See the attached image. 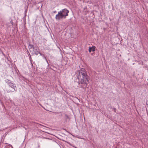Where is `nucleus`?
Wrapping results in <instances>:
<instances>
[{
  "label": "nucleus",
  "mask_w": 148,
  "mask_h": 148,
  "mask_svg": "<svg viewBox=\"0 0 148 148\" xmlns=\"http://www.w3.org/2000/svg\"><path fill=\"white\" fill-rule=\"evenodd\" d=\"M77 78L79 80V84L80 85V87L83 88H85L89 83V78L87 75L84 69H81L79 71Z\"/></svg>",
  "instance_id": "obj_1"
},
{
  "label": "nucleus",
  "mask_w": 148,
  "mask_h": 148,
  "mask_svg": "<svg viewBox=\"0 0 148 148\" xmlns=\"http://www.w3.org/2000/svg\"><path fill=\"white\" fill-rule=\"evenodd\" d=\"M69 11L66 9H64L58 12L55 17L56 19L57 20H60L62 18H65L66 16H68Z\"/></svg>",
  "instance_id": "obj_2"
},
{
  "label": "nucleus",
  "mask_w": 148,
  "mask_h": 148,
  "mask_svg": "<svg viewBox=\"0 0 148 148\" xmlns=\"http://www.w3.org/2000/svg\"><path fill=\"white\" fill-rule=\"evenodd\" d=\"M9 87L7 88L6 91L8 92H14L17 90V88L15 84L11 82V81L8 80V82Z\"/></svg>",
  "instance_id": "obj_3"
},
{
  "label": "nucleus",
  "mask_w": 148,
  "mask_h": 148,
  "mask_svg": "<svg viewBox=\"0 0 148 148\" xmlns=\"http://www.w3.org/2000/svg\"><path fill=\"white\" fill-rule=\"evenodd\" d=\"M95 46H92V47H89V51L90 53L92 51H94L95 50Z\"/></svg>",
  "instance_id": "obj_4"
},
{
  "label": "nucleus",
  "mask_w": 148,
  "mask_h": 148,
  "mask_svg": "<svg viewBox=\"0 0 148 148\" xmlns=\"http://www.w3.org/2000/svg\"><path fill=\"white\" fill-rule=\"evenodd\" d=\"M30 49H32L33 50L34 49V46L33 45H29Z\"/></svg>",
  "instance_id": "obj_5"
},
{
  "label": "nucleus",
  "mask_w": 148,
  "mask_h": 148,
  "mask_svg": "<svg viewBox=\"0 0 148 148\" xmlns=\"http://www.w3.org/2000/svg\"><path fill=\"white\" fill-rule=\"evenodd\" d=\"M69 118V117L68 115L66 114H65L64 116V119L66 121H67V119Z\"/></svg>",
  "instance_id": "obj_6"
},
{
  "label": "nucleus",
  "mask_w": 148,
  "mask_h": 148,
  "mask_svg": "<svg viewBox=\"0 0 148 148\" xmlns=\"http://www.w3.org/2000/svg\"><path fill=\"white\" fill-rule=\"evenodd\" d=\"M35 53L37 55L39 53H40V55H41V54L38 51L36 52Z\"/></svg>",
  "instance_id": "obj_7"
},
{
  "label": "nucleus",
  "mask_w": 148,
  "mask_h": 148,
  "mask_svg": "<svg viewBox=\"0 0 148 148\" xmlns=\"http://www.w3.org/2000/svg\"><path fill=\"white\" fill-rule=\"evenodd\" d=\"M57 12L56 11H54L53 12L54 13H56V12Z\"/></svg>",
  "instance_id": "obj_8"
},
{
  "label": "nucleus",
  "mask_w": 148,
  "mask_h": 148,
  "mask_svg": "<svg viewBox=\"0 0 148 148\" xmlns=\"http://www.w3.org/2000/svg\"><path fill=\"white\" fill-rule=\"evenodd\" d=\"M41 41H44V40H45L44 39H41Z\"/></svg>",
  "instance_id": "obj_9"
},
{
  "label": "nucleus",
  "mask_w": 148,
  "mask_h": 148,
  "mask_svg": "<svg viewBox=\"0 0 148 148\" xmlns=\"http://www.w3.org/2000/svg\"><path fill=\"white\" fill-rule=\"evenodd\" d=\"M41 125V126H43V127H45V126H43V125Z\"/></svg>",
  "instance_id": "obj_10"
},
{
  "label": "nucleus",
  "mask_w": 148,
  "mask_h": 148,
  "mask_svg": "<svg viewBox=\"0 0 148 148\" xmlns=\"http://www.w3.org/2000/svg\"><path fill=\"white\" fill-rule=\"evenodd\" d=\"M46 59V60L47 61V63H48V61H47V59Z\"/></svg>",
  "instance_id": "obj_11"
}]
</instances>
